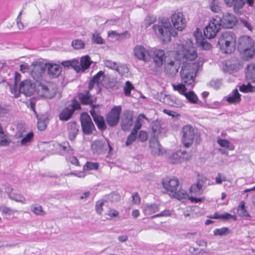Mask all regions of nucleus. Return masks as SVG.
<instances>
[{
    "label": "nucleus",
    "instance_id": "obj_19",
    "mask_svg": "<svg viewBox=\"0 0 255 255\" xmlns=\"http://www.w3.org/2000/svg\"><path fill=\"white\" fill-rule=\"evenodd\" d=\"M183 51L181 54L179 52H178V55H182L183 59H185V64L188 63L187 62L191 61L195 59L197 57V52L195 48L193 46L187 47V46L183 47Z\"/></svg>",
    "mask_w": 255,
    "mask_h": 255
},
{
    "label": "nucleus",
    "instance_id": "obj_47",
    "mask_svg": "<svg viewBox=\"0 0 255 255\" xmlns=\"http://www.w3.org/2000/svg\"><path fill=\"white\" fill-rule=\"evenodd\" d=\"M238 214L242 217H247L249 216V214L245 209V203L242 202L237 209Z\"/></svg>",
    "mask_w": 255,
    "mask_h": 255
},
{
    "label": "nucleus",
    "instance_id": "obj_18",
    "mask_svg": "<svg viewBox=\"0 0 255 255\" xmlns=\"http://www.w3.org/2000/svg\"><path fill=\"white\" fill-rule=\"evenodd\" d=\"M206 180L207 179L205 177H200L197 182L191 186L190 189L191 194L197 196L202 195L205 188V184Z\"/></svg>",
    "mask_w": 255,
    "mask_h": 255
},
{
    "label": "nucleus",
    "instance_id": "obj_52",
    "mask_svg": "<svg viewBox=\"0 0 255 255\" xmlns=\"http://www.w3.org/2000/svg\"><path fill=\"white\" fill-rule=\"evenodd\" d=\"M72 45L75 49H79L84 47L85 43L82 40L76 39L73 41Z\"/></svg>",
    "mask_w": 255,
    "mask_h": 255
},
{
    "label": "nucleus",
    "instance_id": "obj_53",
    "mask_svg": "<svg viewBox=\"0 0 255 255\" xmlns=\"http://www.w3.org/2000/svg\"><path fill=\"white\" fill-rule=\"evenodd\" d=\"M219 3V2L218 0H212L210 5L211 10L215 12H219L220 10Z\"/></svg>",
    "mask_w": 255,
    "mask_h": 255
},
{
    "label": "nucleus",
    "instance_id": "obj_50",
    "mask_svg": "<svg viewBox=\"0 0 255 255\" xmlns=\"http://www.w3.org/2000/svg\"><path fill=\"white\" fill-rule=\"evenodd\" d=\"M175 192V194L173 193V194H171L170 196L177 198L178 200L185 199L186 197L187 194L185 191H180L177 190Z\"/></svg>",
    "mask_w": 255,
    "mask_h": 255
},
{
    "label": "nucleus",
    "instance_id": "obj_59",
    "mask_svg": "<svg viewBox=\"0 0 255 255\" xmlns=\"http://www.w3.org/2000/svg\"><path fill=\"white\" fill-rule=\"evenodd\" d=\"M108 200L111 202H115L119 201L120 199V196L116 193H112L108 195Z\"/></svg>",
    "mask_w": 255,
    "mask_h": 255
},
{
    "label": "nucleus",
    "instance_id": "obj_11",
    "mask_svg": "<svg viewBox=\"0 0 255 255\" xmlns=\"http://www.w3.org/2000/svg\"><path fill=\"white\" fill-rule=\"evenodd\" d=\"M109 148L111 151L112 147L107 140H97L94 141L91 144V149L93 153L96 154H102Z\"/></svg>",
    "mask_w": 255,
    "mask_h": 255
},
{
    "label": "nucleus",
    "instance_id": "obj_40",
    "mask_svg": "<svg viewBox=\"0 0 255 255\" xmlns=\"http://www.w3.org/2000/svg\"><path fill=\"white\" fill-rule=\"evenodd\" d=\"M185 85L182 83L177 84H173L172 85V86L174 91H177L179 94L184 96L187 91Z\"/></svg>",
    "mask_w": 255,
    "mask_h": 255
},
{
    "label": "nucleus",
    "instance_id": "obj_25",
    "mask_svg": "<svg viewBox=\"0 0 255 255\" xmlns=\"http://www.w3.org/2000/svg\"><path fill=\"white\" fill-rule=\"evenodd\" d=\"M254 46L252 39L248 36H243L239 39V47L242 51L247 50L250 47Z\"/></svg>",
    "mask_w": 255,
    "mask_h": 255
},
{
    "label": "nucleus",
    "instance_id": "obj_62",
    "mask_svg": "<svg viewBox=\"0 0 255 255\" xmlns=\"http://www.w3.org/2000/svg\"><path fill=\"white\" fill-rule=\"evenodd\" d=\"M11 92L13 94L15 97H18L19 93H21L19 91V88H17V85L16 83H14L12 87H10Z\"/></svg>",
    "mask_w": 255,
    "mask_h": 255
},
{
    "label": "nucleus",
    "instance_id": "obj_7",
    "mask_svg": "<svg viewBox=\"0 0 255 255\" xmlns=\"http://www.w3.org/2000/svg\"><path fill=\"white\" fill-rule=\"evenodd\" d=\"M80 121L82 131L85 134L90 135L96 130L95 127L90 116L87 113L81 114Z\"/></svg>",
    "mask_w": 255,
    "mask_h": 255
},
{
    "label": "nucleus",
    "instance_id": "obj_57",
    "mask_svg": "<svg viewBox=\"0 0 255 255\" xmlns=\"http://www.w3.org/2000/svg\"><path fill=\"white\" fill-rule=\"evenodd\" d=\"M222 82L220 79L213 80L210 82L209 85L216 90H218L221 86Z\"/></svg>",
    "mask_w": 255,
    "mask_h": 255
},
{
    "label": "nucleus",
    "instance_id": "obj_41",
    "mask_svg": "<svg viewBox=\"0 0 255 255\" xmlns=\"http://www.w3.org/2000/svg\"><path fill=\"white\" fill-rule=\"evenodd\" d=\"M184 96L186 98L188 101L193 104H196L198 103V98L197 95L193 91L186 92Z\"/></svg>",
    "mask_w": 255,
    "mask_h": 255
},
{
    "label": "nucleus",
    "instance_id": "obj_45",
    "mask_svg": "<svg viewBox=\"0 0 255 255\" xmlns=\"http://www.w3.org/2000/svg\"><path fill=\"white\" fill-rule=\"evenodd\" d=\"M9 143L10 141L7 139L1 127L0 126V145L7 146Z\"/></svg>",
    "mask_w": 255,
    "mask_h": 255
},
{
    "label": "nucleus",
    "instance_id": "obj_44",
    "mask_svg": "<svg viewBox=\"0 0 255 255\" xmlns=\"http://www.w3.org/2000/svg\"><path fill=\"white\" fill-rule=\"evenodd\" d=\"M104 64L105 66L112 69H115L119 73L120 72V69L122 68L121 66H117V64L116 62L109 60H105Z\"/></svg>",
    "mask_w": 255,
    "mask_h": 255
},
{
    "label": "nucleus",
    "instance_id": "obj_12",
    "mask_svg": "<svg viewBox=\"0 0 255 255\" xmlns=\"http://www.w3.org/2000/svg\"><path fill=\"white\" fill-rule=\"evenodd\" d=\"M171 20L174 28L178 30L182 31L186 27V19L182 12H177L172 14Z\"/></svg>",
    "mask_w": 255,
    "mask_h": 255
},
{
    "label": "nucleus",
    "instance_id": "obj_63",
    "mask_svg": "<svg viewBox=\"0 0 255 255\" xmlns=\"http://www.w3.org/2000/svg\"><path fill=\"white\" fill-rule=\"evenodd\" d=\"M137 138V137H135V136H133L132 134H130L127 137V141L126 142V145L127 146H128L130 145Z\"/></svg>",
    "mask_w": 255,
    "mask_h": 255
},
{
    "label": "nucleus",
    "instance_id": "obj_21",
    "mask_svg": "<svg viewBox=\"0 0 255 255\" xmlns=\"http://www.w3.org/2000/svg\"><path fill=\"white\" fill-rule=\"evenodd\" d=\"M46 69L48 75L52 78L58 77L62 71L61 67L56 64L46 63Z\"/></svg>",
    "mask_w": 255,
    "mask_h": 255
},
{
    "label": "nucleus",
    "instance_id": "obj_10",
    "mask_svg": "<svg viewBox=\"0 0 255 255\" xmlns=\"http://www.w3.org/2000/svg\"><path fill=\"white\" fill-rule=\"evenodd\" d=\"M150 58L153 59L155 68H161L165 62V56L164 51L161 49H154L150 51Z\"/></svg>",
    "mask_w": 255,
    "mask_h": 255
},
{
    "label": "nucleus",
    "instance_id": "obj_38",
    "mask_svg": "<svg viewBox=\"0 0 255 255\" xmlns=\"http://www.w3.org/2000/svg\"><path fill=\"white\" fill-rule=\"evenodd\" d=\"M74 112L71 110L70 107H66L64 109L60 114L59 117L61 121H67L69 120L73 115Z\"/></svg>",
    "mask_w": 255,
    "mask_h": 255
},
{
    "label": "nucleus",
    "instance_id": "obj_8",
    "mask_svg": "<svg viewBox=\"0 0 255 255\" xmlns=\"http://www.w3.org/2000/svg\"><path fill=\"white\" fill-rule=\"evenodd\" d=\"M37 94L41 97L51 99L53 98L56 92L53 86L49 83H40L37 87Z\"/></svg>",
    "mask_w": 255,
    "mask_h": 255
},
{
    "label": "nucleus",
    "instance_id": "obj_27",
    "mask_svg": "<svg viewBox=\"0 0 255 255\" xmlns=\"http://www.w3.org/2000/svg\"><path fill=\"white\" fill-rule=\"evenodd\" d=\"M79 125L76 122H70L67 125L68 136L70 140L75 139L79 131Z\"/></svg>",
    "mask_w": 255,
    "mask_h": 255
},
{
    "label": "nucleus",
    "instance_id": "obj_34",
    "mask_svg": "<svg viewBox=\"0 0 255 255\" xmlns=\"http://www.w3.org/2000/svg\"><path fill=\"white\" fill-rule=\"evenodd\" d=\"M226 5L229 7L233 6L235 10L242 8L245 4V0H224Z\"/></svg>",
    "mask_w": 255,
    "mask_h": 255
},
{
    "label": "nucleus",
    "instance_id": "obj_56",
    "mask_svg": "<svg viewBox=\"0 0 255 255\" xmlns=\"http://www.w3.org/2000/svg\"><path fill=\"white\" fill-rule=\"evenodd\" d=\"M68 107H70V109L74 112L75 110H79L81 109V105L79 102L75 99L72 101V104L69 105Z\"/></svg>",
    "mask_w": 255,
    "mask_h": 255
},
{
    "label": "nucleus",
    "instance_id": "obj_5",
    "mask_svg": "<svg viewBox=\"0 0 255 255\" xmlns=\"http://www.w3.org/2000/svg\"><path fill=\"white\" fill-rule=\"evenodd\" d=\"M214 16L215 18L214 20L216 22V23H218L220 25L221 27L231 28L237 22L236 17L229 12L223 13L221 16L217 15Z\"/></svg>",
    "mask_w": 255,
    "mask_h": 255
},
{
    "label": "nucleus",
    "instance_id": "obj_46",
    "mask_svg": "<svg viewBox=\"0 0 255 255\" xmlns=\"http://www.w3.org/2000/svg\"><path fill=\"white\" fill-rule=\"evenodd\" d=\"M33 133L30 132L27 133L24 137L21 139L20 143L22 145H26L31 142L33 138Z\"/></svg>",
    "mask_w": 255,
    "mask_h": 255
},
{
    "label": "nucleus",
    "instance_id": "obj_20",
    "mask_svg": "<svg viewBox=\"0 0 255 255\" xmlns=\"http://www.w3.org/2000/svg\"><path fill=\"white\" fill-rule=\"evenodd\" d=\"M133 115L132 112L129 111L124 112L121 122V127L123 130L126 131L130 128L133 123Z\"/></svg>",
    "mask_w": 255,
    "mask_h": 255
},
{
    "label": "nucleus",
    "instance_id": "obj_37",
    "mask_svg": "<svg viewBox=\"0 0 255 255\" xmlns=\"http://www.w3.org/2000/svg\"><path fill=\"white\" fill-rule=\"evenodd\" d=\"M152 137L157 138L161 132V128L159 122L154 121L151 124Z\"/></svg>",
    "mask_w": 255,
    "mask_h": 255
},
{
    "label": "nucleus",
    "instance_id": "obj_22",
    "mask_svg": "<svg viewBox=\"0 0 255 255\" xmlns=\"http://www.w3.org/2000/svg\"><path fill=\"white\" fill-rule=\"evenodd\" d=\"M194 37L196 39V43L199 44L201 47L204 50H209L211 48V45L206 40L202 37L201 33L199 32V28H197L196 31L194 33Z\"/></svg>",
    "mask_w": 255,
    "mask_h": 255
},
{
    "label": "nucleus",
    "instance_id": "obj_17",
    "mask_svg": "<svg viewBox=\"0 0 255 255\" xmlns=\"http://www.w3.org/2000/svg\"><path fill=\"white\" fill-rule=\"evenodd\" d=\"M32 66L31 75L36 80L42 76L46 70V63L35 62L32 64Z\"/></svg>",
    "mask_w": 255,
    "mask_h": 255
},
{
    "label": "nucleus",
    "instance_id": "obj_61",
    "mask_svg": "<svg viewBox=\"0 0 255 255\" xmlns=\"http://www.w3.org/2000/svg\"><path fill=\"white\" fill-rule=\"evenodd\" d=\"M138 139L141 142L146 141L147 139V133L143 130H140L138 134Z\"/></svg>",
    "mask_w": 255,
    "mask_h": 255
},
{
    "label": "nucleus",
    "instance_id": "obj_29",
    "mask_svg": "<svg viewBox=\"0 0 255 255\" xmlns=\"http://www.w3.org/2000/svg\"><path fill=\"white\" fill-rule=\"evenodd\" d=\"M179 66L178 63L173 61L165 63V71L170 75L176 74L178 71Z\"/></svg>",
    "mask_w": 255,
    "mask_h": 255
},
{
    "label": "nucleus",
    "instance_id": "obj_2",
    "mask_svg": "<svg viewBox=\"0 0 255 255\" xmlns=\"http://www.w3.org/2000/svg\"><path fill=\"white\" fill-rule=\"evenodd\" d=\"M152 28L155 34L164 42L170 41L171 36H177V32L172 27L169 21L162 22L160 25L155 24Z\"/></svg>",
    "mask_w": 255,
    "mask_h": 255
},
{
    "label": "nucleus",
    "instance_id": "obj_60",
    "mask_svg": "<svg viewBox=\"0 0 255 255\" xmlns=\"http://www.w3.org/2000/svg\"><path fill=\"white\" fill-rule=\"evenodd\" d=\"M220 219H224V220H229V219H233L234 220H236V216L235 215H232L229 213H225L222 214L220 215Z\"/></svg>",
    "mask_w": 255,
    "mask_h": 255
},
{
    "label": "nucleus",
    "instance_id": "obj_55",
    "mask_svg": "<svg viewBox=\"0 0 255 255\" xmlns=\"http://www.w3.org/2000/svg\"><path fill=\"white\" fill-rule=\"evenodd\" d=\"M105 204V201L104 200H101L97 202L96 204V211L97 213L100 215H101L103 212V207Z\"/></svg>",
    "mask_w": 255,
    "mask_h": 255
},
{
    "label": "nucleus",
    "instance_id": "obj_54",
    "mask_svg": "<svg viewBox=\"0 0 255 255\" xmlns=\"http://www.w3.org/2000/svg\"><path fill=\"white\" fill-rule=\"evenodd\" d=\"M99 165L98 163H93L91 162H87L84 166V170H93L97 169L98 168Z\"/></svg>",
    "mask_w": 255,
    "mask_h": 255
},
{
    "label": "nucleus",
    "instance_id": "obj_49",
    "mask_svg": "<svg viewBox=\"0 0 255 255\" xmlns=\"http://www.w3.org/2000/svg\"><path fill=\"white\" fill-rule=\"evenodd\" d=\"M230 233V231L227 227H223L220 229H216L214 231L215 236H226Z\"/></svg>",
    "mask_w": 255,
    "mask_h": 255
},
{
    "label": "nucleus",
    "instance_id": "obj_48",
    "mask_svg": "<svg viewBox=\"0 0 255 255\" xmlns=\"http://www.w3.org/2000/svg\"><path fill=\"white\" fill-rule=\"evenodd\" d=\"M159 210V205L156 204L147 205L144 210L145 212L148 214L155 213Z\"/></svg>",
    "mask_w": 255,
    "mask_h": 255
},
{
    "label": "nucleus",
    "instance_id": "obj_39",
    "mask_svg": "<svg viewBox=\"0 0 255 255\" xmlns=\"http://www.w3.org/2000/svg\"><path fill=\"white\" fill-rule=\"evenodd\" d=\"M59 149L64 154L72 155L74 153V150L67 142H63L62 144H58Z\"/></svg>",
    "mask_w": 255,
    "mask_h": 255
},
{
    "label": "nucleus",
    "instance_id": "obj_64",
    "mask_svg": "<svg viewBox=\"0 0 255 255\" xmlns=\"http://www.w3.org/2000/svg\"><path fill=\"white\" fill-rule=\"evenodd\" d=\"M217 142L221 146L226 148H229L230 145V142L226 139H218Z\"/></svg>",
    "mask_w": 255,
    "mask_h": 255
},
{
    "label": "nucleus",
    "instance_id": "obj_33",
    "mask_svg": "<svg viewBox=\"0 0 255 255\" xmlns=\"http://www.w3.org/2000/svg\"><path fill=\"white\" fill-rule=\"evenodd\" d=\"M226 5L229 7L233 6L235 10L242 8L245 4V0H224Z\"/></svg>",
    "mask_w": 255,
    "mask_h": 255
},
{
    "label": "nucleus",
    "instance_id": "obj_32",
    "mask_svg": "<svg viewBox=\"0 0 255 255\" xmlns=\"http://www.w3.org/2000/svg\"><path fill=\"white\" fill-rule=\"evenodd\" d=\"M246 77L247 79L255 82V64H250L248 65L246 69Z\"/></svg>",
    "mask_w": 255,
    "mask_h": 255
},
{
    "label": "nucleus",
    "instance_id": "obj_6",
    "mask_svg": "<svg viewBox=\"0 0 255 255\" xmlns=\"http://www.w3.org/2000/svg\"><path fill=\"white\" fill-rule=\"evenodd\" d=\"M99 107V104L93 105L89 112L99 129L104 131L106 129L107 127Z\"/></svg>",
    "mask_w": 255,
    "mask_h": 255
},
{
    "label": "nucleus",
    "instance_id": "obj_3",
    "mask_svg": "<svg viewBox=\"0 0 255 255\" xmlns=\"http://www.w3.org/2000/svg\"><path fill=\"white\" fill-rule=\"evenodd\" d=\"M196 67V65L190 64L189 63L185 64L182 66L180 71V77L183 83L187 86H193L195 78L196 76V73L197 71Z\"/></svg>",
    "mask_w": 255,
    "mask_h": 255
},
{
    "label": "nucleus",
    "instance_id": "obj_14",
    "mask_svg": "<svg viewBox=\"0 0 255 255\" xmlns=\"http://www.w3.org/2000/svg\"><path fill=\"white\" fill-rule=\"evenodd\" d=\"M163 187L170 196L173 193L175 194V191L178 189L179 186V181L176 178H169L166 177L164 178L162 181Z\"/></svg>",
    "mask_w": 255,
    "mask_h": 255
},
{
    "label": "nucleus",
    "instance_id": "obj_43",
    "mask_svg": "<svg viewBox=\"0 0 255 255\" xmlns=\"http://www.w3.org/2000/svg\"><path fill=\"white\" fill-rule=\"evenodd\" d=\"M239 90L243 93H253L255 92V87L252 86L250 83L243 84L239 87Z\"/></svg>",
    "mask_w": 255,
    "mask_h": 255
},
{
    "label": "nucleus",
    "instance_id": "obj_35",
    "mask_svg": "<svg viewBox=\"0 0 255 255\" xmlns=\"http://www.w3.org/2000/svg\"><path fill=\"white\" fill-rule=\"evenodd\" d=\"M61 64L65 67L72 68L74 69L77 72H80V64L79 61L76 59L72 60L64 61L61 62Z\"/></svg>",
    "mask_w": 255,
    "mask_h": 255
},
{
    "label": "nucleus",
    "instance_id": "obj_16",
    "mask_svg": "<svg viewBox=\"0 0 255 255\" xmlns=\"http://www.w3.org/2000/svg\"><path fill=\"white\" fill-rule=\"evenodd\" d=\"M19 91L26 96H32L35 91V85L30 80H25L19 84Z\"/></svg>",
    "mask_w": 255,
    "mask_h": 255
},
{
    "label": "nucleus",
    "instance_id": "obj_9",
    "mask_svg": "<svg viewBox=\"0 0 255 255\" xmlns=\"http://www.w3.org/2000/svg\"><path fill=\"white\" fill-rule=\"evenodd\" d=\"M122 108L120 106L113 107L106 116V122L111 127L116 126L119 123Z\"/></svg>",
    "mask_w": 255,
    "mask_h": 255
},
{
    "label": "nucleus",
    "instance_id": "obj_26",
    "mask_svg": "<svg viewBox=\"0 0 255 255\" xmlns=\"http://www.w3.org/2000/svg\"><path fill=\"white\" fill-rule=\"evenodd\" d=\"M78 99L83 105H90L93 106L94 100L89 91H84L78 95Z\"/></svg>",
    "mask_w": 255,
    "mask_h": 255
},
{
    "label": "nucleus",
    "instance_id": "obj_51",
    "mask_svg": "<svg viewBox=\"0 0 255 255\" xmlns=\"http://www.w3.org/2000/svg\"><path fill=\"white\" fill-rule=\"evenodd\" d=\"M133 89L134 87L132 84L129 81H127L124 88L125 95L127 96H129L130 95L131 90Z\"/></svg>",
    "mask_w": 255,
    "mask_h": 255
},
{
    "label": "nucleus",
    "instance_id": "obj_13",
    "mask_svg": "<svg viewBox=\"0 0 255 255\" xmlns=\"http://www.w3.org/2000/svg\"><path fill=\"white\" fill-rule=\"evenodd\" d=\"M214 19H215V18L213 16L204 30V35L207 38H214L221 28L220 25L216 23Z\"/></svg>",
    "mask_w": 255,
    "mask_h": 255
},
{
    "label": "nucleus",
    "instance_id": "obj_1",
    "mask_svg": "<svg viewBox=\"0 0 255 255\" xmlns=\"http://www.w3.org/2000/svg\"><path fill=\"white\" fill-rule=\"evenodd\" d=\"M218 43L220 49L224 53H231L236 48V37L232 31L223 32L219 36Z\"/></svg>",
    "mask_w": 255,
    "mask_h": 255
},
{
    "label": "nucleus",
    "instance_id": "obj_23",
    "mask_svg": "<svg viewBox=\"0 0 255 255\" xmlns=\"http://www.w3.org/2000/svg\"><path fill=\"white\" fill-rule=\"evenodd\" d=\"M31 108L34 111L36 114L37 119V126L38 130L40 131L44 130L47 127V125L48 122V119L47 117L45 116H41L39 117L34 110V105L32 102H30Z\"/></svg>",
    "mask_w": 255,
    "mask_h": 255
},
{
    "label": "nucleus",
    "instance_id": "obj_58",
    "mask_svg": "<svg viewBox=\"0 0 255 255\" xmlns=\"http://www.w3.org/2000/svg\"><path fill=\"white\" fill-rule=\"evenodd\" d=\"M245 55L247 57V58H251L254 55L255 53V49L254 47V46L248 48L247 51H243Z\"/></svg>",
    "mask_w": 255,
    "mask_h": 255
},
{
    "label": "nucleus",
    "instance_id": "obj_30",
    "mask_svg": "<svg viewBox=\"0 0 255 255\" xmlns=\"http://www.w3.org/2000/svg\"><path fill=\"white\" fill-rule=\"evenodd\" d=\"M104 77V72L102 71H99L90 81L89 84V88L90 89H92L94 85L99 86V85L102 83Z\"/></svg>",
    "mask_w": 255,
    "mask_h": 255
},
{
    "label": "nucleus",
    "instance_id": "obj_15",
    "mask_svg": "<svg viewBox=\"0 0 255 255\" xmlns=\"http://www.w3.org/2000/svg\"><path fill=\"white\" fill-rule=\"evenodd\" d=\"M133 52L134 56L139 60L147 62L150 59V51L141 45H136L134 47Z\"/></svg>",
    "mask_w": 255,
    "mask_h": 255
},
{
    "label": "nucleus",
    "instance_id": "obj_42",
    "mask_svg": "<svg viewBox=\"0 0 255 255\" xmlns=\"http://www.w3.org/2000/svg\"><path fill=\"white\" fill-rule=\"evenodd\" d=\"M31 211L37 215L44 216L46 213L43 210L42 207L38 204H35L31 206Z\"/></svg>",
    "mask_w": 255,
    "mask_h": 255
},
{
    "label": "nucleus",
    "instance_id": "obj_4",
    "mask_svg": "<svg viewBox=\"0 0 255 255\" xmlns=\"http://www.w3.org/2000/svg\"><path fill=\"white\" fill-rule=\"evenodd\" d=\"M182 141L186 147L190 146L195 139V143L199 144L201 141L200 135L195 132V129L190 125H186L182 128Z\"/></svg>",
    "mask_w": 255,
    "mask_h": 255
},
{
    "label": "nucleus",
    "instance_id": "obj_36",
    "mask_svg": "<svg viewBox=\"0 0 255 255\" xmlns=\"http://www.w3.org/2000/svg\"><path fill=\"white\" fill-rule=\"evenodd\" d=\"M92 61L91 60L90 57L88 55H86L81 57L80 64V71L84 72L88 69Z\"/></svg>",
    "mask_w": 255,
    "mask_h": 255
},
{
    "label": "nucleus",
    "instance_id": "obj_28",
    "mask_svg": "<svg viewBox=\"0 0 255 255\" xmlns=\"http://www.w3.org/2000/svg\"><path fill=\"white\" fill-rule=\"evenodd\" d=\"M8 197L12 200L17 202H20L23 204L25 203V198L21 195L16 194L12 192V189L10 187H7L5 190Z\"/></svg>",
    "mask_w": 255,
    "mask_h": 255
},
{
    "label": "nucleus",
    "instance_id": "obj_31",
    "mask_svg": "<svg viewBox=\"0 0 255 255\" xmlns=\"http://www.w3.org/2000/svg\"><path fill=\"white\" fill-rule=\"evenodd\" d=\"M241 96L238 90L235 89L227 97L226 101L230 104H239L241 100Z\"/></svg>",
    "mask_w": 255,
    "mask_h": 255
},
{
    "label": "nucleus",
    "instance_id": "obj_24",
    "mask_svg": "<svg viewBox=\"0 0 255 255\" xmlns=\"http://www.w3.org/2000/svg\"><path fill=\"white\" fill-rule=\"evenodd\" d=\"M149 147L154 155H159L162 153V148L157 138H151L149 140Z\"/></svg>",
    "mask_w": 255,
    "mask_h": 255
}]
</instances>
